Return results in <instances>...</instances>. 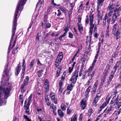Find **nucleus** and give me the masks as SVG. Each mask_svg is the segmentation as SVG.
Listing matches in <instances>:
<instances>
[{
    "instance_id": "obj_1",
    "label": "nucleus",
    "mask_w": 121,
    "mask_h": 121,
    "mask_svg": "<svg viewBox=\"0 0 121 121\" xmlns=\"http://www.w3.org/2000/svg\"><path fill=\"white\" fill-rule=\"evenodd\" d=\"M11 85L9 83L7 84L6 82H3L0 86V91H1L3 95H4V98L2 97V93H0V106L6 105L7 99L9 96L10 92L12 90Z\"/></svg>"
},
{
    "instance_id": "obj_2",
    "label": "nucleus",
    "mask_w": 121,
    "mask_h": 121,
    "mask_svg": "<svg viewBox=\"0 0 121 121\" xmlns=\"http://www.w3.org/2000/svg\"><path fill=\"white\" fill-rule=\"evenodd\" d=\"M24 5L23 4L22 5V4L18 3L17 5V6L14 16V19L13 21V25L12 30V35L10 41L9 47H11V42L12 41L14 36L15 34L17 26V16L18 13V11L20 10V12H21L22 10Z\"/></svg>"
},
{
    "instance_id": "obj_3",
    "label": "nucleus",
    "mask_w": 121,
    "mask_h": 121,
    "mask_svg": "<svg viewBox=\"0 0 121 121\" xmlns=\"http://www.w3.org/2000/svg\"><path fill=\"white\" fill-rule=\"evenodd\" d=\"M121 10V7L120 6L117 9H115L114 11V13L113 15L111 20L112 24L115 23V21L118 19L117 17H119L121 14L120 11Z\"/></svg>"
},
{
    "instance_id": "obj_4",
    "label": "nucleus",
    "mask_w": 121,
    "mask_h": 121,
    "mask_svg": "<svg viewBox=\"0 0 121 121\" xmlns=\"http://www.w3.org/2000/svg\"><path fill=\"white\" fill-rule=\"evenodd\" d=\"M114 0H112L107 8V10L109 11L108 13V16H111L112 15L113 12L114 13V11L115 10L114 9L115 5V3H114Z\"/></svg>"
},
{
    "instance_id": "obj_5",
    "label": "nucleus",
    "mask_w": 121,
    "mask_h": 121,
    "mask_svg": "<svg viewBox=\"0 0 121 121\" xmlns=\"http://www.w3.org/2000/svg\"><path fill=\"white\" fill-rule=\"evenodd\" d=\"M5 69L4 71V73H5L4 74H3L2 77L3 78H2L3 80L4 79V81L5 82H6L7 84L8 83H7L6 82L8 81L9 78L10 77L9 75V73L7 72L8 68V65H6L5 66Z\"/></svg>"
},
{
    "instance_id": "obj_6",
    "label": "nucleus",
    "mask_w": 121,
    "mask_h": 121,
    "mask_svg": "<svg viewBox=\"0 0 121 121\" xmlns=\"http://www.w3.org/2000/svg\"><path fill=\"white\" fill-rule=\"evenodd\" d=\"M110 17L108 16V15L107 13L105 14L104 18L103 19V25L104 26L106 25V20L107 19V26H109L110 23L111 19V18Z\"/></svg>"
},
{
    "instance_id": "obj_7",
    "label": "nucleus",
    "mask_w": 121,
    "mask_h": 121,
    "mask_svg": "<svg viewBox=\"0 0 121 121\" xmlns=\"http://www.w3.org/2000/svg\"><path fill=\"white\" fill-rule=\"evenodd\" d=\"M23 62L22 65V73L21 74V80L22 81L24 77V76L25 74V71L26 70V65L25 60L24 59L23 60Z\"/></svg>"
},
{
    "instance_id": "obj_8",
    "label": "nucleus",
    "mask_w": 121,
    "mask_h": 121,
    "mask_svg": "<svg viewBox=\"0 0 121 121\" xmlns=\"http://www.w3.org/2000/svg\"><path fill=\"white\" fill-rule=\"evenodd\" d=\"M95 73V71H93L92 72V73H91L90 72L88 73V76L89 77V79L86 83L87 85L89 86L90 83L92 81V78L94 76Z\"/></svg>"
},
{
    "instance_id": "obj_9",
    "label": "nucleus",
    "mask_w": 121,
    "mask_h": 121,
    "mask_svg": "<svg viewBox=\"0 0 121 121\" xmlns=\"http://www.w3.org/2000/svg\"><path fill=\"white\" fill-rule=\"evenodd\" d=\"M98 85V81L97 80L95 83L93 85L91 91V93H92V95L94 94L96 92V90L97 88V86Z\"/></svg>"
},
{
    "instance_id": "obj_10",
    "label": "nucleus",
    "mask_w": 121,
    "mask_h": 121,
    "mask_svg": "<svg viewBox=\"0 0 121 121\" xmlns=\"http://www.w3.org/2000/svg\"><path fill=\"white\" fill-rule=\"evenodd\" d=\"M21 65L19 63L15 69V73L16 76H17L18 75L21 70Z\"/></svg>"
},
{
    "instance_id": "obj_11",
    "label": "nucleus",
    "mask_w": 121,
    "mask_h": 121,
    "mask_svg": "<svg viewBox=\"0 0 121 121\" xmlns=\"http://www.w3.org/2000/svg\"><path fill=\"white\" fill-rule=\"evenodd\" d=\"M50 96L51 100L52 101H54V103L55 104H57V101L56 98H55L56 95L55 94L52 92L50 93Z\"/></svg>"
},
{
    "instance_id": "obj_12",
    "label": "nucleus",
    "mask_w": 121,
    "mask_h": 121,
    "mask_svg": "<svg viewBox=\"0 0 121 121\" xmlns=\"http://www.w3.org/2000/svg\"><path fill=\"white\" fill-rule=\"evenodd\" d=\"M113 106L112 105H110L109 106H108L107 108V110L104 115V117H105L109 113V112L112 110Z\"/></svg>"
},
{
    "instance_id": "obj_13",
    "label": "nucleus",
    "mask_w": 121,
    "mask_h": 121,
    "mask_svg": "<svg viewBox=\"0 0 121 121\" xmlns=\"http://www.w3.org/2000/svg\"><path fill=\"white\" fill-rule=\"evenodd\" d=\"M30 104H27L24 105V109L25 110V112L28 115H30V112L29 109V106Z\"/></svg>"
},
{
    "instance_id": "obj_14",
    "label": "nucleus",
    "mask_w": 121,
    "mask_h": 121,
    "mask_svg": "<svg viewBox=\"0 0 121 121\" xmlns=\"http://www.w3.org/2000/svg\"><path fill=\"white\" fill-rule=\"evenodd\" d=\"M84 98L83 99L80 104L81 105L82 107V110H84L85 109L87 104L86 101V100L84 101Z\"/></svg>"
},
{
    "instance_id": "obj_15",
    "label": "nucleus",
    "mask_w": 121,
    "mask_h": 121,
    "mask_svg": "<svg viewBox=\"0 0 121 121\" xmlns=\"http://www.w3.org/2000/svg\"><path fill=\"white\" fill-rule=\"evenodd\" d=\"M27 86L24 84L22 83L20 87L21 92H24L26 91Z\"/></svg>"
},
{
    "instance_id": "obj_16",
    "label": "nucleus",
    "mask_w": 121,
    "mask_h": 121,
    "mask_svg": "<svg viewBox=\"0 0 121 121\" xmlns=\"http://www.w3.org/2000/svg\"><path fill=\"white\" fill-rule=\"evenodd\" d=\"M120 63L121 62L120 61H117L114 66V68H113L112 70V71L115 73L116 71L117 70V68L119 67Z\"/></svg>"
},
{
    "instance_id": "obj_17",
    "label": "nucleus",
    "mask_w": 121,
    "mask_h": 121,
    "mask_svg": "<svg viewBox=\"0 0 121 121\" xmlns=\"http://www.w3.org/2000/svg\"><path fill=\"white\" fill-rule=\"evenodd\" d=\"M93 22H90V30L89 32L92 34L94 27L95 26V23H93Z\"/></svg>"
},
{
    "instance_id": "obj_18",
    "label": "nucleus",
    "mask_w": 121,
    "mask_h": 121,
    "mask_svg": "<svg viewBox=\"0 0 121 121\" xmlns=\"http://www.w3.org/2000/svg\"><path fill=\"white\" fill-rule=\"evenodd\" d=\"M25 78L24 79L23 82L22 83L27 85H28L29 83V78L28 76H25Z\"/></svg>"
},
{
    "instance_id": "obj_19",
    "label": "nucleus",
    "mask_w": 121,
    "mask_h": 121,
    "mask_svg": "<svg viewBox=\"0 0 121 121\" xmlns=\"http://www.w3.org/2000/svg\"><path fill=\"white\" fill-rule=\"evenodd\" d=\"M91 88V86H90L87 88L86 90L85 94V95L86 98L88 97L89 93L90 91Z\"/></svg>"
},
{
    "instance_id": "obj_20",
    "label": "nucleus",
    "mask_w": 121,
    "mask_h": 121,
    "mask_svg": "<svg viewBox=\"0 0 121 121\" xmlns=\"http://www.w3.org/2000/svg\"><path fill=\"white\" fill-rule=\"evenodd\" d=\"M77 26L78 27V28L80 33H81V32L83 31V27L82 25V24L79 23H77Z\"/></svg>"
},
{
    "instance_id": "obj_21",
    "label": "nucleus",
    "mask_w": 121,
    "mask_h": 121,
    "mask_svg": "<svg viewBox=\"0 0 121 121\" xmlns=\"http://www.w3.org/2000/svg\"><path fill=\"white\" fill-rule=\"evenodd\" d=\"M77 79V78H76L75 77L72 76L69 80V81H71V84L74 85L76 82Z\"/></svg>"
},
{
    "instance_id": "obj_22",
    "label": "nucleus",
    "mask_w": 121,
    "mask_h": 121,
    "mask_svg": "<svg viewBox=\"0 0 121 121\" xmlns=\"http://www.w3.org/2000/svg\"><path fill=\"white\" fill-rule=\"evenodd\" d=\"M104 0H98L97 2V7L98 9L101 8L102 6V4Z\"/></svg>"
},
{
    "instance_id": "obj_23",
    "label": "nucleus",
    "mask_w": 121,
    "mask_h": 121,
    "mask_svg": "<svg viewBox=\"0 0 121 121\" xmlns=\"http://www.w3.org/2000/svg\"><path fill=\"white\" fill-rule=\"evenodd\" d=\"M65 79V77L64 76H63L62 75L61 77V79L59 82V87H62L63 85V82Z\"/></svg>"
},
{
    "instance_id": "obj_24",
    "label": "nucleus",
    "mask_w": 121,
    "mask_h": 121,
    "mask_svg": "<svg viewBox=\"0 0 121 121\" xmlns=\"http://www.w3.org/2000/svg\"><path fill=\"white\" fill-rule=\"evenodd\" d=\"M57 112L60 118H62L64 116V113L60 109H58L57 111Z\"/></svg>"
},
{
    "instance_id": "obj_25",
    "label": "nucleus",
    "mask_w": 121,
    "mask_h": 121,
    "mask_svg": "<svg viewBox=\"0 0 121 121\" xmlns=\"http://www.w3.org/2000/svg\"><path fill=\"white\" fill-rule=\"evenodd\" d=\"M99 99H98V98L97 99L95 97L92 103V105L94 106H95V107L96 106L97 104H96Z\"/></svg>"
},
{
    "instance_id": "obj_26",
    "label": "nucleus",
    "mask_w": 121,
    "mask_h": 121,
    "mask_svg": "<svg viewBox=\"0 0 121 121\" xmlns=\"http://www.w3.org/2000/svg\"><path fill=\"white\" fill-rule=\"evenodd\" d=\"M79 66H78V71H77V69H75V70L74 71V72L73 74V76H72L73 77H75L76 78H77L78 76V68H79Z\"/></svg>"
},
{
    "instance_id": "obj_27",
    "label": "nucleus",
    "mask_w": 121,
    "mask_h": 121,
    "mask_svg": "<svg viewBox=\"0 0 121 121\" xmlns=\"http://www.w3.org/2000/svg\"><path fill=\"white\" fill-rule=\"evenodd\" d=\"M106 106V103L103 104L99 108L98 110V113L99 114L100 111H101L102 109L104 108Z\"/></svg>"
},
{
    "instance_id": "obj_28",
    "label": "nucleus",
    "mask_w": 121,
    "mask_h": 121,
    "mask_svg": "<svg viewBox=\"0 0 121 121\" xmlns=\"http://www.w3.org/2000/svg\"><path fill=\"white\" fill-rule=\"evenodd\" d=\"M95 63V62H93L92 66H90L88 68L87 70L89 71V73L90 72L91 73H92L91 72V71L94 68Z\"/></svg>"
},
{
    "instance_id": "obj_29",
    "label": "nucleus",
    "mask_w": 121,
    "mask_h": 121,
    "mask_svg": "<svg viewBox=\"0 0 121 121\" xmlns=\"http://www.w3.org/2000/svg\"><path fill=\"white\" fill-rule=\"evenodd\" d=\"M115 73V72L112 71L109 76L108 80L112 81Z\"/></svg>"
},
{
    "instance_id": "obj_30",
    "label": "nucleus",
    "mask_w": 121,
    "mask_h": 121,
    "mask_svg": "<svg viewBox=\"0 0 121 121\" xmlns=\"http://www.w3.org/2000/svg\"><path fill=\"white\" fill-rule=\"evenodd\" d=\"M33 94H30V96L28 98V101L27 104H30L31 103L32 98L33 96Z\"/></svg>"
},
{
    "instance_id": "obj_31",
    "label": "nucleus",
    "mask_w": 121,
    "mask_h": 121,
    "mask_svg": "<svg viewBox=\"0 0 121 121\" xmlns=\"http://www.w3.org/2000/svg\"><path fill=\"white\" fill-rule=\"evenodd\" d=\"M45 102L46 103L48 106H50L51 104V102L49 101L50 99H49V98L48 97H45Z\"/></svg>"
},
{
    "instance_id": "obj_32",
    "label": "nucleus",
    "mask_w": 121,
    "mask_h": 121,
    "mask_svg": "<svg viewBox=\"0 0 121 121\" xmlns=\"http://www.w3.org/2000/svg\"><path fill=\"white\" fill-rule=\"evenodd\" d=\"M73 85L72 84H71L69 86H68L67 87V89L68 91H72L73 89Z\"/></svg>"
},
{
    "instance_id": "obj_33",
    "label": "nucleus",
    "mask_w": 121,
    "mask_h": 121,
    "mask_svg": "<svg viewBox=\"0 0 121 121\" xmlns=\"http://www.w3.org/2000/svg\"><path fill=\"white\" fill-rule=\"evenodd\" d=\"M43 71L42 70H39L37 72V75L38 77H41L42 76V75L43 73H42Z\"/></svg>"
},
{
    "instance_id": "obj_34",
    "label": "nucleus",
    "mask_w": 121,
    "mask_h": 121,
    "mask_svg": "<svg viewBox=\"0 0 121 121\" xmlns=\"http://www.w3.org/2000/svg\"><path fill=\"white\" fill-rule=\"evenodd\" d=\"M66 106L65 104L62 103L60 106V108L63 111H65L66 110Z\"/></svg>"
},
{
    "instance_id": "obj_35",
    "label": "nucleus",
    "mask_w": 121,
    "mask_h": 121,
    "mask_svg": "<svg viewBox=\"0 0 121 121\" xmlns=\"http://www.w3.org/2000/svg\"><path fill=\"white\" fill-rule=\"evenodd\" d=\"M93 113V110L92 108H90L89 110L87 113V115L88 117H90Z\"/></svg>"
},
{
    "instance_id": "obj_36",
    "label": "nucleus",
    "mask_w": 121,
    "mask_h": 121,
    "mask_svg": "<svg viewBox=\"0 0 121 121\" xmlns=\"http://www.w3.org/2000/svg\"><path fill=\"white\" fill-rule=\"evenodd\" d=\"M59 68L60 69V71H59V72L58 70L56 71V75L55 76V77L56 78H57L59 76L60 74V71L61 70V67H60Z\"/></svg>"
},
{
    "instance_id": "obj_37",
    "label": "nucleus",
    "mask_w": 121,
    "mask_h": 121,
    "mask_svg": "<svg viewBox=\"0 0 121 121\" xmlns=\"http://www.w3.org/2000/svg\"><path fill=\"white\" fill-rule=\"evenodd\" d=\"M117 52H113V53L112 54L111 57L115 59L116 57V56H117Z\"/></svg>"
},
{
    "instance_id": "obj_38",
    "label": "nucleus",
    "mask_w": 121,
    "mask_h": 121,
    "mask_svg": "<svg viewBox=\"0 0 121 121\" xmlns=\"http://www.w3.org/2000/svg\"><path fill=\"white\" fill-rule=\"evenodd\" d=\"M69 30V27L68 26L65 28L63 30V31H65V32L63 34L66 35L67 34V31H68Z\"/></svg>"
},
{
    "instance_id": "obj_39",
    "label": "nucleus",
    "mask_w": 121,
    "mask_h": 121,
    "mask_svg": "<svg viewBox=\"0 0 121 121\" xmlns=\"http://www.w3.org/2000/svg\"><path fill=\"white\" fill-rule=\"evenodd\" d=\"M41 36V33L38 32L37 33V35H36V39L39 41V37H40Z\"/></svg>"
},
{
    "instance_id": "obj_40",
    "label": "nucleus",
    "mask_w": 121,
    "mask_h": 121,
    "mask_svg": "<svg viewBox=\"0 0 121 121\" xmlns=\"http://www.w3.org/2000/svg\"><path fill=\"white\" fill-rule=\"evenodd\" d=\"M83 2H82L80 5H79V9L78 10V12L79 11L81 10L82 9V8L83 7Z\"/></svg>"
},
{
    "instance_id": "obj_41",
    "label": "nucleus",
    "mask_w": 121,
    "mask_h": 121,
    "mask_svg": "<svg viewBox=\"0 0 121 121\" xmlns=\"http://www.w3.org/2000/svg\"><path fill=\"white\" fill-rule=\"evenodd\" d=\"M89 17L88 15L86 16V18L85 21V24L88 25L89 24Z\"/></svg>"
},
{
    "instance_id": "obj_42",
    "label": "nucleus",
    "mask_w": 121,
    "mask_h": 121,
    "mask_svg": "<svg viewBox=\"0 0 121 121\" xmlns=\"http://www.w3.org/2000/svg\"><path fill=\"white\" fill-rule=\"evenodd\" d=\"M90 22H93L94 15H89Z\"/></svg>"
},
{
    "instance_id": "obj_43",
    "label": "nucleus",
    "mask_w": 121,
    "mask_h": 121,
    "mask_svg": "<svg viewBox=\"0 0 121 121\" xmlns=\"http://www.w3.org/2000/svg\"><path fill=\"white\" fill-rule=\"evenodd\" d=\"M117 89L114 88V89H113V91L112 92V94L113 95H115V96L116 95L117 93Z\"/></svg>"
},
{
    "instance_id": "obj_44",
    "label": "nucleus",
    "mask_w": 121,
    "mask_h": 121,
    "mask_svg": "<svg viewBox=\"0 0 121 121\" xmlns=\"http://www.w3.org/2000/svg\"><path fill=\"white\" fill-rule=\"evenodd\" d=\"M115 88L117 89H121V83H118L115 86Z\"/></svg>"
},
{
    "instance_id": "obj_45",
    "label": "nucleus",
    "mask_w": 121,
    "mask_h": 121,
    "mask_svg": "<svg viewBox=\"0 0 121 121\" xmlns=\"http://www.w3.org/2000/svg\"><path fill=\"white\" fill-rule=\"evenodd\" d=\"M27 0H20L18 2L24 5L26 3V1Z\"/></svg>"
},
{
    "instance_id": "obj_46",
    "label": "nucleus",
    "mask_w": 121,
    "mask_h": 121,
    "mask_svg": "<svg viewBox=\"0 0 121 121\" xmlns=\"http://www.w3.org/2000/svg\"><path fill=\"white\" fill-rule=\"evenodd\" d=\"M63 54L62 52H60L57 57H60V58L63 59Z\"/></svg>"
},
{
    "instance_id": "obj_47",
    "label": "nucleus",
    "mask_w": 121,
    "mask_h": 121,
    "mask_svg": "<svg viewBox=\"0 0 121 121\" xmlns=\"http://www.w3.org/2000/svg\"><path fill=\"white\" fill-rule=\"evenodd\" d=\"M98 16V25H99V22L101 21L102 20V16Z\"/></svg>"
},
{
    "instance_id": "obj_48",
    "label": "nucleus",
    "mask_w": 121,
    "mask_h": 121,
    "mask_svg": "<svg viewBox=\"0 0 121 121\" xmlns=\"http://www.w3.org/2000/svg\"><path fill=\"white\" fill-rule=\"evenodd\" d=\"M77 116L76 114H75L74 117L73 119L71 118V121H77Z\"/></svg>"
},
{
    "instance_id": "obj_49",
    "label": "nucleus",
    "mask_w": 121,
    "mask_h": 121,
    "mask_svg": "<svg viewBox=\"0 0 121 121\" xmlns=\"http://www.w3.org/2000/svg\"><path fill=\"white\" fill-rule=\"evenodd\" d=\"M34 63V60H32L31 61L30 63V64L29 65V66L31 68H32L33 66Z\"/></svg>"
},
{
    "instance_id": "obj_50",
    "label": "nucleus",
    "mask_w": 121,
    "mask_h": 121,
    "mask_svg": "<svg viewBox=\"0 0 121 121\" xmlns=\"http://www.w3.org/2000/svg\"><path fill=\"white\" fill-rule=\"evenodd\" d=\"M109 71L108 70L105 69L104 71V72L103 73V75H104L107 76L108 73Z\"/></svg>"
},
{
    "instance_id": "obj_51",
    "label": "nucleus",
    "mask_w": 121,
    "mask_h": 121,
    "mask_svg": "<svg viewBox=\"0 0 121 121\" xmlns=\"http://www.w3.org/2000/svg\"><path fill=\"white\" fill-rule=\"evenodd\" d=\"M59 8L60 9L62 12L64 13H66V12L65 10V9L63 8L60 7H59Z\"/></svg>"
},
{
    "instance_id": "obj_52",
    "label": "nucleus",
    "mask_w": 121,
    "mask_h": 121,
    "mask_svg": "<svg viewBox=\"0 0 121 121\" xmlns=\"http://www.w3.org/2000/svg\"><path fill=\"white\" fill-rule=\"evenodd\" d=\"M23 117L26 120V121H31V120L29 119L27 115H24Z\"/></svg>"
},
{
    "instance_id": "obj_53",
    "label": "nucleus",
    "mask_w": 121,
    "mask_h": 121,
    "mask_svg": "<svg viewBox=\"0 0 121 121\" xmlns=\"http://www.w3.org/2000/svg\"><path fill=\"white\" fill-rule=\"evenodd\" d=\"M99 54L96 53V54L95 56V59L93 61V62L95 63L96 61V59H97Z\"/></svg>"
},
{
    "instance_id": "obj_54",
    "label": "nucleus",
    "mask_w": 121,
    "mask_h": 121,
    "mask_svg": "<svg viewBox=\"0 0 121 121\" xmlns=\"http://www.w3.org/2000/svg\"><path fill=\"white\" fill-rule=\"evenodd\" d=\"M111 66V65H110L109 64H108L106 67V69H105L106 70H108L109 71L110 69V67Z\"/></svg>"
},
{
    "instance_id": "obj_55",
    "label": "nucleus",
    "mask_w": 121,
    "mask_h": 121,
    "mask_svg": "<svg viewBox=\"0 0 121 121\" xmlns=\"http://www.w3.org/2000/svg\"><path fill=\"white\" fill-rule=\"evenodd\" d=\"M44 85L45 86H46L47 85H49V82L48 79H46L44 82Z\"/></svg>"
},
{
    "instance_id": "obj_56",
    "label": "nucleus",
    "mask_w": 121,
    "mask_h": 121,
    "mask_svg": "<svg viewBox=\"0 0 121 121\" xmlns=\"http://www.w3.org/2000/svg\"><path fill=\"white\" fill-rule=\"evenodd\" d=\"M51 3L52 5H53L54 6H59L60 5V4H57L54 3V0H52L51 1Z\"/></svg>"
},
{
    "instance_id": "obj_57",
    "label": "nucleus",
    "mask_w": 121,
    "mask_h": 121,
    "mask_svg": "<svg viewBox=\"0 0 121 121\" xmlns=\"http://www.w3.org/2000/svg\"><path fill=\"white\" fill-rule=\"evenodd\" d=\"M81 19L82 17L80 15L78 16V23H81Z\"/></svg>"
},
{
    "instance_id": "obj_58",
    "label": "nucleus",
    "mask_w": 121,
    "mask_h": 121,
    "mask_svg": "<svg viewBox=\"0 0 121 121\" xmlns=\"http://www.w3.org/2000/svg\"><path fill=\"white\" fill-rule=\"evenodd\" d=\"M100 93V92H99L97 93V95H96L95 96V98H96L97 99L98 98V99H99L100 97V95H99Z\"/></svg>"
},
{
    "instance_id": "obj_59",
    "label": "nucleus",
    "mask_w": 121,
    "mask_h": 121,
    "mask_svg": "<svg viewBox=\"0 0 121 121\" xmlns=\"http://www.w3.org/2000/svg\"><path fill=\"white\" fill-rule=\"evenodd\" d=\"M72 112V111L70 109H69V107H68L67 109V114L69 115Z\"/></svg>"
},
{
    "instance_id": "obj_60",
    "label": "nucleus",
    "mask_w": 121,
    "mask_h": 121,
    "mask_svg": "<svg viewBox=\"0 0 121 121\" xmlns=\"http://www.w3.org/2000/svg\"><path fill=\"white\" fill-rule=\"evenodd\" d=\"M74 5V4H73V3H70V5L69 6V7L71 8L70 9H71V10H73V8Z\"/></svg>"
},
{
    "instance_id": "obj_61",
    "label": "nucleus",
    "mask_w": 121,
    "mask_h": 121,
    "mask_svg": "<svg viewBox=\"0 0 121 121\" xmlns=\"http://www.w3.org/2000/svg\"><path fill=\"white\" fill-rule=\"evenodd\" d=\"M62 58H60V57L59 58L58 57H57L56 58V61H57L58 62H59V63H60L62 60Z\"/></svg>"
},
{
    "instance_id": "obj_62",
    "label": "nucleus",
    "mask_w": 121,
    "mask_h": 121,
    "mask_svg": "<svg viewBox=\"0 0 121 121\" xmlns=\"http://www.w3.org/2000/svg\"><path fill=\"white\" fill-rule=\"evenodd\" d=\"M118 102L114 101L113 105H112V106H113V107H114V106H115V107L117 109V107L116 106V105L118 104Z\"/></svg>"
},
{
    "instance_id": "obj_63",
    "label": "nucleus",
    "mask_w": 121,
    "mask_h": 121,
    "mask_svg": "<svg viewBox=\"0 0 121 121\" xmlns=\"http://www.w3.org/2000/svg\"><path fill=\"white\" fill-rule=\"evenodd\" d=\"M49 85H46V86H45L44 88L45 89H46V91H49Z\"/></svg>"
},
{
    "instance_id": "obj_64",
    "label": "nucleus",
    "mask_w": 121,
    "mask_h": 121,
    "mask_svg": "<svg viewBox=\"0 0 121 121\" xmlns=\"http://www.w3.org/2000/svg\"><path fill=\"white\" fill-rule=\"evenodd\" d=\"M56 107L55 106L54 108L53 109V113L55 115H56Z\"/></svg>"
}]
</instances>
